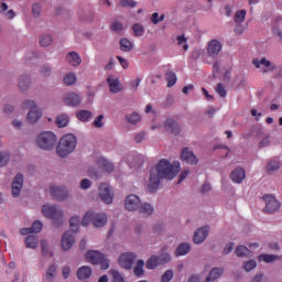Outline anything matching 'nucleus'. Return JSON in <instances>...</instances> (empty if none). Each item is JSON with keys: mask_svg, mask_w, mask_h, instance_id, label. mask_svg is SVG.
<instances>
[{"mask_svg": "<svg viewBox=\"0 0 282 282\" xmlns=\"http://www.w3.org/2000/svg\"><path fill=\"white\" fill-rule=\"evenodd\" d=\"M182 169V163L180 161L169 162L166 159H162L156 164L155 169L150 172V180L148 183V188L151 193L158 191L160 186V180H175L177 174Z\"/></svg>", "mask_w": 282, "mask_h": 282, "instance_id": "f257e3e1", "label": "nucleus"}, {"mask_svg": "<svg viewBox=\"0 0 282 282\" xmlns=\"http://www.w3.org/2000/svg\"><path fill=\"white\" fill-rule=\"evenodd\" d=\"M78 144V140L74 134H66L61 138L57 147H56V155L58 158H67L72 155L73 151H76V145Z\"/></svg>", "mask_w": 282, "mask_h": 282, "instance_id": "f03ea898", "label": "nucleus"}, {"mask_svg": "<svg viewBox=\"0 0 282 282\" xmlns=\"http://www.w3.org/2000/svg\"><path fill=\"white\" fill-rule=\"evenodd\" d=\"M107 214L106 213H96L94 210H88L83 219H82V226H89V224H93L95 228H104V226H107Z\"/></svg>", "mask_w": 282, "mask_h": 282, "instance_id": "7ed1b4c3", "label": "nucleus"}, {"mask_svg": "<svg viewBox=\"0 0 282 282\" xmlns=\"http://www.w3.org/2000/svg\"><path fill=\"white\" fill-rule=\"evenodd\" d=\"M58 138L52 131H44L37 135L36 143L40 149L44 151H52L56 147Z\"/></svg>", "mask_w": 282, "mask_h": 282, "instance_id": "20e7f679", "label": "nucleus"}, {"mask_svg": "<svg viewBox=\"0 0 282 282\" xmlns=\"http://www.w3.org/2000/svg\"><path fill=\"white\" fill-rule=\"evenodd\" d=\"M85 259L93 265H101V270H109V259L98 250H88L85 253Z\"/></svg>", "mask_w": 282, "mask_h": 282, "instance_id": "39448f33", "label": "nucleus"}, {"mask_svg": "<svg viewBox=\"0 0 282 282\" xmlns=\"http://www.w3.org/2000/svg\"><path fill=\"white\" fill-rule=\"evenodd\" d=\"M23 106L29 109V112L26 115V119L31 124H36L37 121L41 120L43 116V111L40 110L39 106H36V102L34 100H26L24 101Z\"/></svg>", "mask_w": 282, "mask_h": 282, "instance_id": "423d86ee", "label": "nucleus"}, {"mask_svg": "<svg viewBox=\"0 0 282 282\" xmlns=\"http://www.w3.org/2000/svg\"><path fill=\"white\" fill-rule=\"evenodd\" d=\"M42 215H44L47 219H53V221H63V209L59 207L45 204L42 206Z\"/></svg>", "mask_w": 282, "mask_h": 282, "instance_id": "0eeeda50", "label": "nucleus"}, {"mask_svg": "<svg viewBox=\"0 0 282 282\" xmlns=\"http://www.w3.org/2000/svg\"><path fill=\"white\" fill-rule=\"evenodd\" d=\"M135 259H138V254L128 251L119 256L118 263L123 268V270H131L133 268V263H135Z\"/></svg>", "mask_w": 282, "mask_h": 282, "instance_id": "6e6552de", "label": "nucleus"}, {"mask_svg": "<svg viewBox=\"0 0 282 282\" xmlns=\"http://www.w3.org/2000/svg\"><path fill=\"white\" fill-rule=\"evenodd\" d=\"M142 199H140V196L129 194L124 199V209L128 210V213H135V210L140 209Z\"/></svg>", "mask_w": 282, "mask_h": 282, "instance_id": "1a4fd4ad", "label": "nucleus"}, {"mask_svg": "<svg viewBox=\"0 0 282 282\" xmlns=\"http://www.w3.org/2000/svg\"><path fill=\"white\" fill-rule=\"evenodd\" d=\"M63 102L66 107H78L83 102V95L76 91L67 93L63 96Z\"/></svg>", "mask_w": 282, "mask_h": 282, "instance_id": "9d476101", "label": "nucleus"}, {"mask_svg": "<svg viewBox=\"0 0 282 282\" xmlns=\"http://www.w3.org/2000/svg\"><path fill=\"white\" fill-rule=\"evenodd\" d=\"M99 198L104 204H113V193H111V188H109V185L106 183H101L99 185Z\"/></svg>", "mask_w": 282, "mask_h": 282, "instance_id": "9b49d317", "label": "nucleus"}, {"mask_svg": "<svg viewBox=\"0 0 282 282\" xmlns=\"http://www.w3.org/2000/svg\"><path fill=\"white\" fill-rule=\"evenodd\" d=\"M263 200L265 202L264 213L272 215V213H276L281 208V203L273 195H264Z\"/></svg>", "mask_w": 282, "mask_h": 282, "instance_id": "f8f14e48", "label": "nucleus"}, {"mask_svg": "<svg viewBox=\"0 0 282 282\" xmlns=\"http://www.w3.org/2000/svg\"><path fill=\"white\" fill-rule=\"evenodd\" d=\"M210 232V227L205 226L198 228L193 236V241L196 246H202L208 239V234Z\"/></svg>", "mask_w": 282, "mask_h": 282, "instance_id": "ddd939ff", "label": "nucleus"}, {"mask_svg": "<svg viewBox=\"0 0 282 282\" xmlns=\"http://www.w3.org/2000/svg\"><path fill=\"white\" fill-rule=\"evenodd\" d=\"M50 193L52 197H54V199H56L57 202H64V199H67L69 195V192L67 191V188L63 186H56V185L50 188Z\"/></svg>", "mask_w": 282, "mask_h": 282, "instance_id": "4468645a", "label": "nucleus"}, {"mask_svg": "<svg viewBox=\"0 0 282 282\" xmlns=\"http://www.w3.org/2000/svg\"><path fill=\"white\" fill-rule=\"evenodd\" d=\"M65 63L70 67H80L83 65V57L76 51H70L65 56Z\"/></svg>", "mask_w": 282, "mask_h": 282, "instance_id": "2eb2a0df", "label": "nucleus"}, {"mask_svg": "<svg viewBox=\"0 0 282 282\" xmlns=\"http://www.w3.org/2000/svg\"><path fill=\"white\" fill-rule=\"evenodd\" d=\"M107 83H108V86H109L110 94H120V91H122V89H123V86H122V83L120 82V78H118L113 75L108 76Z\"/></svg>", "mask_w": 282, "mask_h": 282, "instance_id": "dca6fc26", "label": "nucleus"}, {"mask_svg": "<svg viewBox=\"0 0 282 282\" xmlns=\"http://www.w3.org/2000/svg\"><path fill=\"white\" fill-rule=\"evenodd\" d=\"M181 160L182 162H185L186 164L195 165L199 162V159H197V155H195V152H193L188 148H184L181 151Z\"/></svg>", "mask_w": 282, "mask_h": 282, "instance_id": "f3484780", "label": "nucleus"}, {"mask_svg": "<svg viewBox=\"0 0 282 282\" xmlns=\"http://www.w3.org/2000/svg\"><path fill=\"white\" fill-rule=\"evenodd\" d=\"M223 47L224 44H221L218 40H212L207 46L208 56H210V58H217Z\"/></svg>", "mask_w": 282, "mask_h": 282, "instance_id": "a211bd4d", "label": "nucleus"}, {"mask_svg": "<svg viewBox=\"0 0 282 282\" xmlns=\"http://www.w3.org/2000/svg\"><path fill=\"white\" fill-rule=\"evenodd\" d=\"M23 174H18L12 182L11 189H12V197H19L21 195V191L23 188Z\"/></svg>", "mask_w": 282, "mask_h": 282, "instance_id": "6ab92c4d", "label": "nucleus"}, {"mask_svg": "<svg viewBox=\"0 0 282 282\" xmlns=\"http://www.w3.org/2000/svg\"><path fill=\"white\" fill-rule=\"evenodd\" d=\"M152 129H165V131H169L170 133H177L178 126L177 121L167 119L164 123L152 126Z\"/></svg>", "mask_w": 282, "mask_h": 282, "instance_id": "aec40b11", "label": "nucleus"}, {"mask_svg": "<svg viewBox=\"0 0 282 282\" xmlns=\"http://www.w3.org/2000/svg\"><path fill=\"white\" fill-rule=\"evenodd\" d=\"M76 242V239L74 238V235L70 234V231H66L62 237V250L67 251L72 250L74 243Z\"/></svg>", "mask_w": 282, "mask_h": 282, "instance_id": "412c9836", "label": "nucleus"}, {"mask_svg": "<svg viewBox=\"0 0 282 282\" xmlns=\"http://www.w3.org/2000/svg\"><path fill=\"white\" fill-rule=\"evenodd\" d=\"M230 180L234 184H241L246 180V170L242 167L235 169L230 174Z\"/></svg>", "mask_w": 282, "mask_h": 282, "instance_id": "4be33fe9", "label": "nucleus"}, {"mask_svg": "<svg viewBox=\"0 0 282 282\" xmlns=\"http://www.w3.org/2000/svg\"><path fill=\"white\" fill-rule=\"evenodd\" d=\"M252 64L254 65V67H257L258 69H261V72H270V69H272V63L270 61H268L267 58H256L253 59Z\"/></svg>", "mask_w": 282, "mask_h": 282, "instance_id": "5701e85b", "label": "nucleus"}, {"mask_svg": "<svg viewBox=\"0 0 282 282\" xmlns=\"http://www.w3.org/2000/svg\"><path fill=\"white\" fill-rule=\"evenodd\" d=\"M97 166H99V169H104L106 173H113V163L108 161L105 156H99L97 159Z\"/></svg>", "mask_w": 282, "mask_h": 282, "instance_id": "b1692460", "label": "nucleus"}, {"mask_svg": "<svg viewBox=\"0 0 282 282\" xmlns=\"http://www.w3.org/2000/svg\"><path fill=\"white\" fill-rule=\"evenodd\" d=\"M93 270L89 265H83L77 270V279L79 281H87L91 276Z\"/></svg>", "mask_w": 282, "mask_h": 282, "instance_id": "393cba45", "label": "nucleus"}, {"mask_svg": "<svg viewBox=\"0 0 282 282\" xmlns=\"http://www.w3.org/2000/svg\"><path fill=\"white\" fill-rule=\"evenodd\" d=\"M191 252V243L183 242L177 246V248L174 251L175 257H186Z\"/></svg>", "mask_w": 282, "mask_h": 282, "instance_id": "a878e982", "label": "nucleus"}, {"mask_svg": "<svg viewBox=\"0 0 282 282\" xmlns=\"http://www.w3.org/2000/svg\"><path fill=\"white\" fill-rule=\"evenodd\" d=\"M224 274V268H213L208 275L207 279H209L212 282H216L217 279H221Z\"/></svg>", "mask_w": 282, "mask_h": 282, "instance_id": "bb28decb", "label": "nucleus"}, {"mask_svg": "<svg viewBox=\"0 0 282 282\" xmlns=\"http://www.w3.org/2000/svg\"><path fill=\"white\" fill-rule=\"evenodd\" d=\"M153 205L149 203H143L139 207V213L143 215V217H151V215H153Z\"/></svg>", "mask_w": 282, "mask_h": 282, "instance_id": "cd10ccee", "label": "nucleus"}, {"mask_svg": "<svg viewBox=\"0 0 282 282\" xmlns=\"http://www.w3.org/2000/svg\"><path fill=\"white\" fill-rule=\"evenodd\" d=\"M0 14H4L7 19H14V17H17L14 10L8 11V3L3 1L0 2Z\"/></svg>", "mask_w": 282, "mask_h": 282, "instance_id": "c85d7f7f", "label": "nucleus"}, {"mask_svg": "<svg viewBox=\"0 0 282 282\" xmlns=\"http://www.w3.org/2000/svg\"><path fill=\"white\" fill-rule=\"evenodd\" d=\"M126 121L128 124H139V122H142V117L138 112H131L126 115Z\"/></svg>", "mask_w": 282, "mask_h": 282, "instance_id": "c756f323", "label": "nucleus"}, {"mask_svg": "<svg viewBox=\"0 0 282 282\" xmlns=\"http://www.w3.org/2000/svg\"><path fill=\"white\" fill-rule=\"evenodd\" d=\"M134 276H138V279H142V276H144V260H138L134 269Z\"/></svg>", "mask_w": 282, "mask_h": 282, "instance_id": "7c9ffc66", "label": "nucleus"}, {"mask_svg": "<svg viewBox=\"0 0 282 282\" xmlns=\"http://www.w3.org/2000/svg\"><path fill=\"white\" fill-rule=\"evenodd\" d=\"M56 274H57V271H56V265L55 264H52L47 271H46V274L44 276V282H53L54 279H56Z\"/></svg>", "mask_w": 282, "mask_h": 282, "instance_id": "2f4dec72", "label": "nucleus"}, {"mask_svg": "<svg viewBox=\"0 0 282 282\" xmlns=\"http://www.w3.org/2000/svg\"><path fill=\"white\" fill-rule=\"evenodd\" d=\"M25 247L36 250L39 248V238L36 236H28L25 238Z\"/></svg>", "mask_w": 282, "mask_h": 282, "instance_id": "473e14b6", "label": "nucleus"}, {"mask_svg": "<svg viewBox=\"0 0 282 282\" xmlns=\"http://www.w3.org/2000/svg\"><path fill=\"white\" fill-rule=\"evenodd\" d=\"M43 13V4L40 2H34L31 7V14L33 19H39L41 14Z\"/></svg>", "mask_w": 282, "mask_h": 282, "instance_id": "72a5a7b5", "label": "nucleus"}, {"mask_svg": "<svg viewBox=\"0 0 282 282\" xmlns=\"http://www.w3.org/2000/svg\"><path fill=\"white\" fill-rule=\"evenodd\" d=\"M258 261L264 263H274V261H279V256L263 253L258 257Z\"/></svg>", "mask_w": 282, "mask_h": 282, "instance_id": "f704fd0d", "label": "nucleus"}, {"mask_svg": "<svg viewBox=\"0 0 282 282\" xmlns=\"http://www.w3.org/2000/svg\"><path fill=\"white\" fill-rule=\"evenodd\" d=\"M94 115L91 113V111L89 110H79L76 113L77 119H79L80 122H89V119L93 117Z\"/></svg>", "mask_w": 282, "mask_h": 282, "instance_id": "c9c22d12", "label": "nucleus"}, {"mask_svg": "<svg viewBox=\"0 0 282 282\" xmlns=\"http://www.w3.org/2000/svg\"><path fill=\"white\" fill-rule=\"evenodd\" d=\"M18 85L21 91H26L28 87H30V77L28 75L20 76Z\"/></svg>", "mask_w": 282, "mask_h": 282, "instance_id": "e433bc0d", "label": "nucleus"}, {"mask_svg": "<svg viewBox=\"0 0 282 282\" xmlns=\"http://www.w3.org/2000/svg\"><path fill=\"white\" fill-rule=\"evenodd\" d=\"M63 80H64V85L72 86V85H76V80H78V78L76 77V73L70 72L64 76Z\"/></svg>", "mask_w": 282, "mask_h": 282, "instance_id": "4c0bfd02", "label": "nucleus"}, {"mask_svg": "<svg viewBox=\"0 0 282 282\" xmlns=\"http://www.w3.org/2000/svg\"><path fill=\"white\" fill-rule=\"evenodd\" d=\"M120 48L122 52H131V50H133V42L129 41L127 37H123L120 40Z\"/></svg>", "mask_w": 282, "mask_h": 282, "instance_id": "58836bf2", "label": "nucleus"}, {"mask_svg": "<svg viewBox=\"0 0 282 282\" xmlns=\"http://www.w3.org/2000/svg\"><path fill=\"white\" fill-rule=\"evenodd\" d=\"M236 254L237 257H252V251L246 246H238L236 248Z\"/></svg>", "mask_w": 282, "mask_h": 282, "instance_id": "ea45409f", "label": "nucleus"}, {"mask_svg": "<svg viewBox=\"0 0 282 282\" xmlns=\"http://www.w3.org/2000/svg\"><path fill=\"white\" fill-rule=\"evenodd\" d=\"M132 31L134 36H144V32H147V29H144V25L142 23H134L132 25Z\"/></svg>", "mask_w": 282, "mask_h": 282, "instance_id": "a19ab883", "label": "nucleus"}, {"mask_svg": "<svg viewBox=\"0 0 282 282\" xmlns=\"http://www.w3.org/2000/svg\"><path fill=\"white\" fill-rule=\"evenodd\" d=\"M56 124L61 129L67 127V124H69V117L67 115H59V116H57Z\"/></svg>", "mask_w": 282, "mask_h": 282, "instance_id": "79ce46f5", "label": "nucleus"}, {"mask_svg": "<svg viewBox=\"0 0 282 282\" xmlns=\"http://www.w3.org/2000/svg\"><path fill=\"white\" fill-rule=\"evenodd\" d=\"M53 41H54V37H52V35L44 34L40 37V45L42 47H50V45H52Z\"/></svg>", "mask_w": 282, "mask_h": 282, "instance_id": "37998d69", "label": "nucleus"}, {"mask_svg": "<svg viewBox=\"0 0 282 282\" xmlns=\"http://www.w3.org/2000/svg\"><path fill=\"white\" fill-rule=\"evenodd\" d=\"M8 162H10V152L0 151V169H3V166H8Z\"/></svg>", "mask_w": 282, "mask_h": 282, "instance_id": "c03bdc74", "label": "nucleus"}, {"mask_svg": "<svg viewBox=\"0 0 282 282\" xmlns=\"http://www.w3.org/2000/svg\"><path fill=\"white\" fill-rule=\"evenodd\" d=\"M69 224L70 230H73V232H76L78 228H80V224L83 225V223H80V217L78 216H73L69 220Z\"/></svg>", "mask_w": 282, "mask_h": 282, "instance_id": "a18cd8bd", "label": "nucleus"}, {"mask_svg": "<svg viewBox=\"0 0 282 282\" xmlns=\"http://www.w3.org/2000/svg\"><path fill=\"white\" fill-rule=\"evenodd\" d=\"M246 14H248L246 10H238L234 17L235 23H243L246 21Z\"/></svg>", "mask_w": 282, "mask_h": 282, "instance_id": "49530a36", "label": "nucleus"}, {"mask_svg": "<svg viewBox=\"0 0 282 282\" xmlns=\"http://www.w3.org/2000/svg\"><path fill=\"white\" fill-rule=\"evenodd\" d=\"M160 265V260L158 256H152L148 261H147V268L148 270H155Z\"/></svg>", "mask_w": 282, "mask_h": 282, "instance_id": "de8ad7c7", "label": "nucleus"}, {"mask_svg": "<svg viewBox=\"0 0 282 282\" xmlns=\"http://www.w3.org/2000/svg\"><path fill=\"white\" fill-rule=\"evenodd\" d=\"M257 268V261L256 260H248L242 263V270L245 272H252Z\"/></svg>", "mask_w": 282, "mask_h": 282, "instance_id": "09e8293b", "label": "nucleus"}, {"mask_svg": "<svg viewBox=\"0 0 282 282\" xmlns=\"http://www.w3.org/2000/svg\"><path fill=\"white\" fill-rule=\"evenodd\" d=\"M279 169H281V163H279L278 161H270L267 164V171L269 173H275V171H279Z\"/></svg>", "mask_w": 282, "mask_h": 282, "instance_id": "8fccbe9b", "label": "nucleus"}, {"mask_svg": "<svg viewBox=\"0 0 282 282\" xmlns=\"http://www.w3.org/2000/svg\"><path fill=\"white\" fill-rule=\"evenodd\" d=\"M104 120H105V115L97 116L93 122V127H95L96 129H102V127H105Z\"/></svg>", "mask_w": 282, "mask_h": 282, "instance_id": "3c124183", "label": "nucleus"}, {"mask_svg": "<svg viewBox=\"0 0 282 282\" xmlns=\"http://www.w3.org/2000/svg\"><path fill=\"white\" fill-rule=\"evenodd\" d=\"M176 41H177V45L183 46L184 52L188 51V40L186 39L185 35H178L176 37Z\"/></svg>", "mask_w": 282, "mask_h": 282, "instance_id": "603ef678", "label": "nucleus"}, {"mask_svg": "<svg viewBox=\"0 0 282 282\" xmlns=\"http://www.w3.org/2000/svg\"><path fill=\"white\" fill-rule=\"evenodd\" d=\"M88 177H91V180H100V172L94 166L88 167L87 170Z\"/></svg>", "mask_w": 282, "mask_h": 282, "instance_id": "864d4df0", "label": "nucleus"}, {"mask_svg": "<svg viewBox=\"0 0 282 282\" xmlns=\"http://www.w3.org/2000/svg\"><path fill=\"white\" fill-rule=\"evenodd\" d=\"M167 87H173L175 83H177V75L175 73L170 72L166 74Z\"/></svg>", "mask_w": 282, "mask_h": 282, "instance_id": "5fc2aeb1", "label": "nucleus"}, {"mask_svg": "<svg viewBox=\"0 0 282 282\" xmlns=\"http://www.w3.org/2000/svg\"><path fill=\"white\" fill-rule=\"evenodd\" d=\"M164 19H166V15L154 12L152 13L151 17V22L153 23V25H158V23H161V21H164Z\"/></svg>", "mask_w": 282, "mask_h": 282, "instance_id": "6e6d98bb", "label": "nucleus"}, {"mask_svg": "<svg viewBox=\"0 0 282 282\" xmlns=\"http://www.w3.org/2000/svg\"><path fill=\"white\" fill-rule=\"evenodd\" d=\"M110 274L112 276V282H124V276L121 275L118 270H110Z\"/></svg>", "mask_w": 282, "mask_h": 282, "instance_id": "4d7b16f0", "label": "nucleus"}, {"mask_svg": "<svg viewBox=\"0 0 282 282\" xmlns=\"http://www.w3.org/2000/svg\"><path fill=\"white\" fill-rule=\"evenodd\" d=\"M42 254L43 257H52V250L45 240L41 241Z\"/></svg>", "mask_w": 282, "mask_h": 282, "instance_id": "13d9d810", "label": "nucleus"}, {"mask_svg": "<svg viewBox=\"0 0 282 282\" xmlns=\"http://www.w3.org/2000/svg\"><path fill=\"white\" fill-rule=\"evenodd\" d=\"M234 32L235 34H237L238 36H240L241 34H243L246 32V25L243 24V22H236V25L234 28Z\"/></svg>", "mask_w": 282, "mask_h": 282, "instance_id": "bf43d9fd", "label": "nucleus"}, {"mask_svg": "<svg viewBox=\"0 0 282 282\" xmlns=\"http://www.w3.org/2000/svg\"><path fill=\"white\" fill-rule=\"evenodd\" d=\"M43 230V223L41 220H35L31 227V232L39 234Z\"/></svg>", "mask_w": 282, "mask_h": 282, "instance_id": "052dcab7", "label": "nucleus"}, {"mask_svg": "<svg viewBox=\"0 0 282 282\" xmlns=\"http://www.w3.org/2000/svg\"><path fill=\"white\" fill-rule=\"evenodd\" d=\"M159 259L160 265H164V263H169L171 261V254L169 253H162L160 256H156Z\"/></svg>", "mask_w": 282, "mask_h": 282, "instance_id": "680f3d73", "label": "nucleus"}, {"mask_svg": "<svg viewBox=\"0 0 282 282\" xmlns=\"http://www.w3.org/2000/svg\"><path fill=\"white\" fill-rule=\"evenodd\" d=\"M272 32L279 41H282V25L281 24L273 25Z\"/></svg>", "mask_w": 282, "mask_h": 282, "instance_id": "e2e57ef3", "label": "nucleus"}, {"mask_svg": "<svg viewBox=\"0 0 282 282\" xmlns=\"http://www.w3.org/2000/svg\"><path fill=\"white\" fill-rule=\"evenodd\" d=\"M120 6H122V8H135L138 2H135V0H120Z\"/></svg>", "mask_w": 282, "mask_h": 282, "instance_id": "0e129e2a", "label": "nucleus"}, {"mask_svg": "<svg viewBox=\"0 0 282 282\" xmlns=\"http://www.w3.org/2000/svg\"><path fill=\"white\" fill-rule=\"evenodd\" d=\"M173 270H167L164 272V274L161 278L162 282H171L173 279Z\"/></svg>", "mask_w": 282, "mask_h": 282, "instance_id": "69168bd1", "label": "nucleus"}, {"mask_svg": "<svg viewBox=\"0 0 282 282\" xmlns=\"http://www.w3.org/2000/svg\"><path fill=\"white\" fill-rule=\"evenodd\" d=\"M3 113H6L8 117L14 113V106L7 104L3 107Z\"/></svg>", "mask_w": 282, "mask_h": 282, "instance_id": "338daca9", "label": "nucleus"}, {"mask_svg": "<svg viewBox=\"0 0 282 282\" xmlns=\"http://www.w3.org/2000/svg\"><path fill=\"white\" fill-rule=\"evenodd\" d=\"M187 282H202V274L189 275Z\"/></svg>", "mask_w": 282, "mask_h": 282, "instance_id": "774afa93", "label": "nucleus"}]
</instances>
